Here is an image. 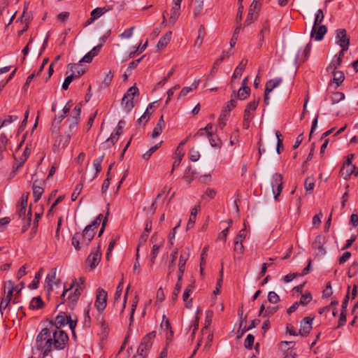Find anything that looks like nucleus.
Wrapping results in <instances>:
<instances>
[{
    "label": "nucleus",
    "instance_id": "nucleus-1",
    "mask_svg": "<svg viewBox=\"0 0 358 358\" xmlns=\"http://www.w3.org/2000/svg\"><path fill=\"white\" fill-rule=\"evenodd\" d=\"M68 341L69 336L64 331H51L48 328H43L36 336V344L37 349L43 351V357H45L48 356L53 349H64Z\"/></svg>",
    "mask_w": 358,
    "mask_h": 358
},
{
    "label": "nucleus",
    "instance_id": "nucleus-2",
    "mask_svg": "<svg viewBox=\"0 0 358 358\" xmlns=\"http://www.w3.org/2000/svg\"><path fill=\"white\" fill-rule=\"evenodd\" d=\"M28 196L29 193L23 194L20 203L16 205V214L22 222V232H25L29 227L32 216L31 206L27 209Z\"/></svg>",
    "mask_w": 358,
    "mask_h": 358
},
{
    "label": "nucleus",
    "instance_id": "nucleus-3",
    "mask_svg": "<svg viewBox=\"0 0 358 358\" xmlns=\"http://www.w3.org/2000/svg\"><path fill=\"white\" fill-rule=\"evenodd\" d=\"M95 231L91 229L90 226H86L82 234L76 233L71 240V243L76 250L81 248L80 244L87 247L94 238Z\"/></svg>",
    "mask_w": 358,
    "mask_h": 358
},
{
    "label": "nucleus",
    "instance_id": "nucleus-4",
    "mask_svg": "<svg viewBox=\"0 0 358 358\" xmlns=\"http://www.w3.org/2000/svg\"><path fill=\"white\" fill-rule=\"evenodd\" d=\"M138 95V89L135 85L131 87L124 94L122 99V106L127 113L130 112L134 108V98Z\"/></svg>",
    "mask_w": 358,
    "mask_h": 358
},
{
    "label": "nucleus",
    "instance_id": "nucleus-5",
    "mask_svg": "<svg viewBox=\"0 0 358 358\" xmlns=\"http://www.w3.org/2000/svg\"><path fill=\"white\" fill-rule=\"evenodd\" d=\"M124 121L120 120L115 131L113 132L110 135V136L107 138L104 142L101 143V148L104 150L110 148L111 146H113L118 140L119 136L122 134V129L124 126Z\"/></svg>",
    "mask_w": 358,
    "mask_h": 358
},
{
    "label": "nucleus",
    "instance_id": "nucleus-6",
    "mask_svg": "<svg viewBox=\"0 0 358 358\" xmlns=\"http://www.w3.org/2000/svg\"><path fill=\"white\" fill-rule=\"evenodd\" d=\"M282 180L283 177L280 173H275L272 176L271 187L272 192L274 195V199L275 201L278 200V196L282 190Z\"/></svg>",
    "mask_w": 358,
    "mask_h": 358
},
{
    "label": "nucleus",
    "instance_id": "nucleus-7",
    "mask_svg": "<svg viewBox=\"0 0 358 358\" xmlns=\"http://www.w3.org/2000/svg\"><path fill=\"white\" fill-rule=\"evenodd\" d=\"M156 336L155 331H151L147 334L142 339L138 348V352L146 353L152 348L154 338Z\"/></svg>",
    "mask_w": 358,
    "mask_h": 358
},
{
    "label": "nucleus",
    "instance_id": "nucleus-8",
    "mask_svg": "<svg viewBox=\"0 0 358 358\" xmlns=\"http://www.w3.org/2000/svg\"><path fill=\"white\" fill-rule=\"evenodd\" d=\"M107 297L108 294L103 289L99 288L97 289L94 305L99 313H101L106 308L107 303Z\"/></svg>",
    "mask_w": 358,
    "mask_h": 358
},
{
    "label": "nucleus",
    "instance_id": "nucleus-9",
    "mask_svg": "<svg viewBox=\"0 0 358 358\" xmlns=\"http://www.w3.org/2000/svg\"><path fill=\"white\" fill-rule=\"evenodd\" d=\"M336 43L339 46H350V36L345 29L336 30Z\"/></svg>",
    "mask_w": 358,
    "mask_h": 358
},
{
    "label": "nucleus",
    "instance_id": "nucleus-10",
    "mask_svg": "<svg viewBox=\"0 0 358 358\" xmlns=\"http://www.w3.org/2000/svg\"><path fill=\"white\" fill-rule=\"evenodd\" d=\"M314 317H306L300 323V329L299 334L302 336H307L312 329V322Z\"/></svg>",
    "mask_w": 358,
    "mask_h": 358
},
{
    "label": "nucleus",
    "instance_id": "nucleus-11",
    "mask_svg": "<svg viewBox=\"0 0 358 358\" xmlns=\"http://www.w3.org/2000/svg\"><path fill=\"white\" fill-rule=\"evenodd\" d=\"M6 284L10 285V289H8L6 296L1 301L0 312L1 314H3L2 310H5L8 306L13 296V291L17 288L13 285L11 280H8Z\"/></svg>",
    "mask_w": 358,
    "mask_h": 358
},
{
    "label": "nucleus",
    "instance_id": "nucleus-12",
    "mask_svg": "<svg viewBox=\"0 0 358 358\" xmlns=\"http://www.w3.org/2000/svg\"><path fill=\"white\" fill-rule=\"evenodd\" d=\"M101 257V253L99 247L94 248L87 259V262L89 263L92 269L94 268L99 264Z\"/></svg>",
    "mask_w": 358,
    "mask_h": 358
},
{
    "label": "nucleus",
    "instance_id": "nucleus-13",
    "mask_svg": "<svg viewBox=\"0 0 358 358\" xmlns=\"http://www.w3.org/2000/svg\"><path fill=\"white\" fill-rule=\"evenodd\" d=\"M325 243V238L322 235L315 237V241L312 243L313 249L317 250V255L323 256L326 253L324 248Z\"/></svg>",
    "mask_w": 358,
    "mask_h": 358
},
{
    "label": "nucleus",
    "instance_id": "nucleus-14",
    "mask_svg": "<svg viewBox=\"0 0 358 358\" xmlns=\"http://www.w3.org/2000/svg\"><path fill=\"white\" fill-rule=\"evenodd\" d=\"M327 31V28L325 25H320L319 27H317V25H313L310 32V36L315 41H320L323 38Z\"/></svg>",
    "mask_w": 358,
    "mask_h": 358
},
{
    "label": "nucleus",
    "instance_id": "nucleus-15",
    "mask_svg": "<svg viewBox=\"0 0 358 358\" xmlns=\"http://www.w3.org/2000/svg\"><path fill=\"white\" fill-rule=\"evenodd\" d=\"M56 274L57 268H53L45 278V288L48 292H52L53 285L57 284Z\"/></svg>",
    "mask_w": 358,
    "mask_h": 358
},
{
    "label": "nucleus",
    "instance_id": "nucleus-16",
    "mask_svg": "<svg viewBox=\"0 0 358 358\" xmlns=\"http://www.w3.org/2000/svg\"><path fill=\"white\" fill-rule=\"evenodd\" d=\"M101 47V44L94 47L89 52L85 55V56L79 61V62H91L93 58L99 54Z\"/></svg>",
    "mask_w": 358,
    "mask_h": 358
},
{
    "label": "nucleus",
    "instance_id": "nucleus-17",
    "mask_svg": "<svg viewBox=\"0 0 358 358\" xmlns=\"http://www.w3.org/2000/svg\"><path fill=\"white\" fill-rule=\"evenodd\" d=\"M69 316L65 315L64 313H59L55 319L54 323L52 325L55 327L56 329L60 330V328L65 326L68 323V319Z\"/></svg>",
    "mask_w": 358,
    "mask_h": 358
},
{
    "label": "nucleus",
    "instance_id": "nucleus-18",
    "mask_svg": "<svg viewBox=\"0 0 358 358\" xmlns=\"http://www.w3.org/2000/svg\"><path fill=\"white\" fill-rule=\"evenodd\" d=\"M69 71H71V73H74V78H79L85 73V70L78 64H69L67 66L66 74H68Z\"/></svg>",
    "mask_w": 358,
    "mask_h": 358
},
{
    "label": "nucleus",
    "instance_id": "nucleus-19",
    "mask_svg": "<svg viewBox=\"0 0 358 358\" xmlns=\"http://www.w3.org/2000/svg\"><path fill=\"white\" fill-rule=\"evenodd\" d=\"M250 94V87H241L238 92H236V90H234L233 94H231V96H234L240 100H245L246 99Z\"/></svg>",
    "mask_w": 358,
    "mask_h": 358
},
{
    "label": "nucleus",
    "instance_id": "nucleus-20",
    "mask_svg": "<svg viewBox=\"0 0 358 358\" xmlns=\"http://www.w3.org/2000/svg\"><path fill=\"white\" fill-rule=\"evenodd\" d=\"M71 140V135L59 136V139H56L54 143L55 148L59 150V148H65L69 143Z\"/></svg>",
    "mask_w": 358,
    "mask_h": 358
},
{
    "label": "nucleus",
    "instance_id": "nucleus-21",
    "mask_svg": "<svg viewBox=\"0 0 358 358\" xmlns=\"http://www.w3.org/2000/svg\"><path fill=\"white\" fill-rule=\"evenodd\" d=\"M161 328L164 332H166V340L167 341L171 340L173 336V331L171 329V327L169 320L166 318L165 315L163 316V320L161 324Z\"/></svg>",
    "mask_w": 358,
    "mask_h": 358
},
{
    "label": "nucleus",
    "instance_id": "nucleus-22",
    "mask_svg": "<svg viewBox=\"0 0 358 358\" xmlns=\"http://www.w3.org/2000/svg\"><path fill=\"white\" fill-rule=\"evenodd\" d=\"M270 31V24L268 20H266L262 24V29L258 35V37L259 38V47H262L263 42L264 41V36L266 34L269 33Z\"/></svg>",
    "mask_w": 358,
    "mask_h": 358
},
{
    "label": "nucleus",
    "instance_id": "nucleus-23",
    "mask_svg": "<svg viewBox=\"0 0 358 358\" xmlns=\"http://www.w3.org/2000/svg\"><path fill=\"white\" fill-rule=\"evenodd\" d=\"M164 127H165V122L164 120V115H162L160 117L158 122L157 123L156 126L154 128V130L152 134V138H155L157 136H159L161 134V133L162 132V130Z\"/></svg>",
    "mask_w": 358,
    "mask_h": 358
},
{
    "label": "nucleus",
    "instance_id": "nucleus-24",
    "mask_svg": "<svg viewBox=\"0 0 358 358\" xmlns=\"http://www.w3.org/2000/svg\"><path fill=\"white\" fill-rule=\"evenodd\" d=\"M282 83L281 78H275L268 80L266 83L265 90L267 92H271L273 89L278 87Z\"/></svg>",
    "mask_w": 358,
    "mask_h": 358
},
{
    "label": "nucleus",
    "instance_id": "nucleus-25",
    "mask_svg": "<svg viewBox=\"0 0 358 358\" xmlns=\"http://www.w3.org/2000/svg\"><path fill=\"white\" fill-rule=\"evenodd\" d=\"M254 117L253 112L245 109L243 120V127L244 129H248L250 127V122Z\"/></svg>",
    "mask_w": 358,
    "mask_h": 358
},
{
    "label": "nucleus",
    "instance_id": "nucleus-26",
    "mask_svg": "<svg viewBox=\"0 0 358 358\" xmlns=\"http://www.w3.org/2000/svg\"><path fill=\"white\" fill-rule=\"evenodd\" d=\"M75 286L76 288L74 289L73 292L76 294L73 296H68L67 298L69 302L73 306L78 301L79 296H80L83 291L81 285H79L76 282Z\"/></svg>",
    "mask_w": 358,
    "mask_h": 358
},
{
    "label": "nucleus",
    "instance_id": "nucleus-27",
    "mask_svg": "<svg viewBox=\"0 0 358 358\" xmlns=\"http://www.w3.org/2000/svg\"><path fill=\"white\" fill-rule=\"evenodd\" d=\"M356 166L355 165H343L341 170V175L345 180H348L350 176L355 173Z\"/></svg>",
    "mask_w": 358,
    "mask_h": 358
},
{
    "label": "nucleus",
    "instance_id": "nucleus-28",
    "mask_svg": "<svg viewBox=\"0 0 358 358\" xmlns=\"http://www.w3.org/2000/svg\"><path fill=\"white\" fill-rule=\"evenodd\" d=\"M200 83V80H195L190 87H185L182 89L179 94V98L185 97L187 95L188 93L193 91L194 90L197 89L199 84Z\"/></svg>",
    "mask_w": 358,
    "mask_h": 358
},
{
    "label": "nucleus",
    "instance_id": "nucleus-29",
    "mask_svg": "<svg viewBox=\"0 0 358 358\" xmlns=\"http://www.w3.org/2000/svg\"><path fill=\"white\" fill-rule=\"evenodd\" d=\"M172 32L168 31L166 32L159 41L157 47L158 49H162L165 48L167 44L169 43L171 38Z\"/></svg>",
    "mask_w": 358,
    "mask_h": 358
},
{
    "label": "nucleus",
    "instance_id": "nucleus-30",
    "mask_svg": "<svg viewBox=\"0 0 358 358\" xmlns=\"http://www.w3.org/2000/svg\"><path fill=\"white\" fill-rule=\"evenodd\" d=\"M196 174V171L194 170L191 166H189L184 173L183 178L187 183H190L195 178Z\"/></svg>",
    "mask_w": 358,
    "mask_h": 358
},
{
    "label": "nucleus",
    "instance_id": "nucleus-31",
    "mask_svg": "<svg viewBox=\"0 0 358 358\" xmlns=\"http://www.w3.org/2000/svg\"><path fill=\"white\" fill-rule=\"evenodd\" d=\"M206 36V30L203 25H201L198 30V36L195 41L194 45L200 48L203 43V40Z\"/></svg>",
    "mask_w": 358,
    "mask_h": 358
},
{
    "label": "nucleus",
    "instance_id": "nucleus-32",
    "mask_svg": "<svg viewBox=\"0 0 358 358\" xmlns=\"http://www.w3.org/2000/svg\"><path fill=\"white\" fill-rule=\"evenodd\" d=\"M162 245H163L162 242H160L159 243H155L153 245L152 250H151V253H150V264H151V265L154 264V263L155 262V259L159 254V249L161 248V247Z\"/></svg>",
    "mask_w": 358,
    "mask_h": 358
},
{
    "label": "nucleus",
    "instance_id": "nucleus-33",
    "mask_svg": "<svg viewBox=\"0 0 358 358\" xmlns=\"http://www.w3.org/2000/svg\"><path fill=\"white\" fill-rule=\"evenodd\" d=\"M171 260L168 266V274L167 276L169 277L171 274L173 273L174 270L175 262L178 257V249H175L172 253L171 254Z\"/></svg>",
    "mask_w": 358,
    "mask_h": 358
},
{
    "label": "nucleus",
    "instance_id": "nucleus-34",
    "mask_svg": "<svg viewBox=\"0 0 358 358\" xmlns=\"http://www.w3.org/2000/svg\"><path fill=\"white\" fill-rule=\"evenodd\" d=\"M110 10L109 8L107 7H99L94 8L92 10L90 15L93 17V19L95 20L99 19L101 16L105 14L107 11Z\"/></svg>",
    "mask_w": 358,
    "mask_h": 358
},
{
    "label": "nucleus",
    "instance_id": "nucleus-35",
    "mask_svg": "<svg viewBox=\"0 0 358 358\" xmlns=\"http://www.w3.org/2000/svg\"><path fill=\"white\" fill-rule=\"evenodd\" d=\"M32 189L34 201L36 202L41 199L44 190L42 187L36 185V181L34 182Z\"/></svg>",
    "mask_w": 358,
    "mask_h": 358
},
{
    "label": "nucleus",
    "instance_id": "nucleus-36",
    "mask_svg": "<svg viewBox=\"0 0 358 358\" xmlns=\"http://www.w3.org/2000/svg\"><path fill=\"white\" fill-rule=\"evenodd\" d=\"M43 301L40 296L34 297L29 303V308L32 310L39 309L43 306Z\"/></svg>",
    "mask_w": 358,
    "mask_h": 358
},
{
    "label": "nucleus",
    "instance_id": "nucleus-37",
    "mask_svg": "<svg viewBox=\"0 0 358 358\" xmlns=\"http://www.w3.org/2000/svg\"><path fill=\"white\" fill-rule=\"evenodd\" d=\"M334 74V83L336 84V86H340L345 80V76L343 71H336L331 72Z\"/></svg>",
    "mask_w": 358,
    "mask_h": 358
},
{
    "label": "nucleus",
    "instance_id": "nucleus-38",
    "mask_svg": "<svg viewBox=\"0 0 358 358\" xmlns=\"http://www.w3.org/2000/svg\"><path fill=\"white\" fill-rule=\"evenodd\" d=\"M207 136L212 147L220 148L221 146V141L217 136L214 135L213 133H208Z\"/></svg>",
    "mask_w": 358,
    "mask_h": 358
},
{
    "label": "nucleus",
    "instance_id": "nucleus-39",
    "mask_svg": "<svg viewBox=\"0 0 358 358\" xmlns=\"http://www.w3.org/2000/svg\"><path fill=\"white\" fill-rule=\"evenodd\" d=\"M104 155L97 157L93 162V166L96 170L94 178L96 177L98 173L101 171V163L103 160Z\"/></svg>",
    "mask_w": 358,
    "mask_h": 358
},
{
    "label": "nucleus",
    "instance_id": "nucleus-40",
    "mask_svg": "<svg viewBox=\"0 0 358 358\" xmlns=\"http://www.w3.org/2000/svg\"><path fill=\"white\" fill-rule=\"evenodd\" d=\"M257 12L253 10L252 8H250L247 19L244 22V25H250L257 18Z\"/></svg>",
    "mask_w": 358,
    "mask_h": 358
},
{
    "label": "nucleus",
    "instance_id": "nucleus-41",
    "mask_svg": "<svg viewBox=\"0 0 358 358\" xmlns=\"http://www.w3.org/2000/svg\"><path fill=\"white\" fill-rule=\"evenodd\" d=\"M342 59L337 57L327 67V71L334 72V71L341 64Z\"/></svg>",
    "mask_w": 358,
    "mask_h": 358
},
{
    "label": "nucleus",
    "instance_id": "nucleus-42",
    "mask_svg": "<svg viewBox=\"0 0 358 358\" xmlns=\"http://www.w3.org/2000/svg\"><path fill=\"white\" fill-rule=\"evenodd\" d=\"M311 48H312L311 43H308L304 48L299 59L301 60L302 62H305L309 57Z\"/></svg>",
    "mask_w": 358,
    "mask_h": 358
},
{
    "label": "nucleus",
    "instance_id": "nucleus-43",
    "mask_svg": "<svg viewBox=\"0 0 358 358\" xmlns=\"http://www.w3.org/2000/svg\"><path fill=\"white\" fill-rule=\"evenodd\" d=\"M331 99V103L336 104L345 99V94L343 92H336L332 94Z\"/></svg>",
    "mask_w": 358,
    "mask_h": 358
},
{
    "label": "nucleus",
    "instance_id": "nucleus-44",
    "mask_svg": "<svg viewBox=\"0 0 358 358\" xmlns=\"http://www.w3.org/2000/svg\"><path fill=\"white\" fill-rule=\"evenodd\" d=\"M41 271H38L34 276V278L31 283L29 285V288L31 289H37L39 285L40 278L41 277Z\"/></svg>",
    "mask_w": 358,
    "mask_h": 358
},
{
    "label": "nucleus",
    "instance_id": "nucleus-45",
    "mask_svg": "<svg viewBox=\"0 0 358 358\" xmlns=\"http://www.w3.org/2000/svg\"><path fill=\"white\" fill-rule=\"evenodd\" d=\"M122 290H123V280H122L120 282V283L118 284V285L117 287L116 292L115 293V296H114L115 304H116L118 302V301L120 299V296H121Z\"/></svg>",
    "mask_w": 358,
    "mask_h": 358
},
{
    "label": "nucleus",
    "instance_id": "nucleus-46",
    "mask_svg": "<svg viewBox=\"0 0 358 358\" xmlns=\"http://www.w3.org/2000/svg\"><path fill=\"white\" fill-rule=\"evenodd\" d=\"M180 15V9L172 7L171 10V15L169 17L170 23L174 24Z\"/></svg>",
    "mask_w": 358,
    "mask_h": 358
},
{
    "label": "nucleus",
    "instance_id": "nucleus-47",
    "mask_svg": "<svg viewBox=\"0 0 358 358\" xmlns=\"http://www.w3.org/2000/svg\"><path fill=\"white\" fill-rule=\"evenodd\" d=\"M162 141L159 142L158 144L151 147L143 155V158L145 160H148L151 155L159 148L160 145L162 144Z\"/></svg>",
    "mask_w": 358,
    "mask_h": 358
},
{
    "label": "nucleus",
    "instance_id": "nucleus-48",
    "mask_svg": "<svg viewBox=\"0 0 358 358\" xmlns=\"http://www.w3.org/2000/svg\"><path fill=\"white\" fill-rule=\"evenodd\" d=\"M83 182H80L79 184H77L73 192L71 194V200L73 201H75L77 198L78 197L79 194H80L82 189H83Z\"/></svg>",
    "mask_w": 358,
    "mask_h": 358
},
{
    "label": "nucleus",
    "instance_id": "nucleus-49",
    "mask_svg": "<svg viewBox=\"0 0 358 358\" xmlns=\"http://www.w3.org/2000/svg\"><path fill=\"white\" fill-rule=\"evenodd\" d=\"M358 273V263L356 262H354L350 266L348 271V275L349 278L354 277L357 273Z\"/></svg>",
    "mask_w": 358,
    "mask_h": 358
},
{
    "label": "nucleus",
    "instance_id": "nucleus-50",
    "mask_svg": "<svg viewBox=\"0 0 358 358\" xmlns=\"http://www.w3.org/2000/svg\"><path fill=\"white\" fill-rule=\"evenodd\" d=\"M138 296L136 295L134 298V300L133 301V303L131 305V313H130V317H129V327L131 326L133 321H134V315L138 304Z\"/></svg>",
    "mask_w": 358,
    "mask_h": 358
},
{
    "label": "nucleus",
    "instance_id": "nucleus-51",
    "mask_svg": "<svg viewBox=\"0 0 358 358\" xmlns=\"http://www.w3.org/2000/svg\"><path fill=\"white\" fill-rule=\"evenodd\" d=\"M75 285H76V281H73V283L70 285V287L69 288H64V291L63 292L62 294L61 295V299L64 301H66L65 296L67 292H71L68 296H73L76 294L74 293V292L72 290L73 289V287H75Z\"/></svg>",
    "mask_w": 358,
    "mask_h": 358
},
{
    "label": "nucleus",
    "instance_id": "nucleus-52",
    "mask_svg": "<svg viewBox=\"0 0 358 358\" xmlns=\"http://www.w3.org/2000/svg\"><path fill=\"white\" fill-rule=\"evenodd\" d=\"M312 300V296L310 293H306L304 294H302L300 299V301H299V303L303 306H306L308 303L310 302Z\"/></svg>",
    "mask_w": 358,
    "mask_h": 358
},
{
    "label": "nucleus",
    "instance_id": "nucleus-53",
    "mask_svg": "<svg viewBox=\"0 0 358 358\" xmlns=\"http://www.w3.org/2000/svg\"><path fill=\"white\" fill-rule=\"evenodd\" d=\"M314 187H315L314 180L313 178H307L305 180V182H304V188H305V189L307 192H310V191H312Z\"/></svg>",
    "mask_w": 358,
    "mask_h": 358
},
{
    "label": "nucleus",
    "instance_id": "nucleus-54",
    "mask_svg": "<svg viewBox=\"0 0 358 358\" xmlns=\"http://www.w3.org/2000/svg\"><path fill=\"white\" fill-rule=\"evenodd\" d=\"M324 17V15L323 10L322 9H319L315 14V21H314L313 25H319L323 21Z\"/></svg>",
    "mask_w": 358,
    "mask_h": 358
},
{
    "label": "nucleus",
    "instance_id": "nucleus-55",
    "mask_svg": "<svg viewBox=\"0 0 358 358\" xmlns=\"http://www.w3.org/2000/svg\"><path fill=\"white\" fill-rule=\"evenodd\" d=\"M17 119L18 116L17 115H8L3 120H0V122L1 126L4 127L12 123L13 121L17 120Z\"/></svg>",
    "mask_w": 358,
    "mask_h": 358
},
{
    "label": "nucleus",
    "instance_id": "nucleus-56",
    "mask_svg": "<svg viewBox=\"0 0 358 358\" xmlns=\"http://www.w3.org/2000/svg\"><path fill=\"white\" fill-rule=\"evenodd\" d=\"M255 341V337L252 334H248L245 340L244 345L247 349H252Z\"/></svg>",
    "mask_w": 358,
    "mask_h": 358
},
{
    "label": "nucleus",
    "instance_id": "nucleus-57",
    "mask_svg": "<svg viewBox=\"0 0 358 358\" xmlns=\"http://www.w3.org/2000/svg\"><path fill=\"white\" fill-rule=\"evenodd\" d=\"M268 300L271 303H277L280 301V297L275 292L271 291L268 294Z\"/></svg>",
    "mask_w": 358,
    "mask_h": 358
},
{
    "label": "nucleus",
    "instance_id": "nucleus-58",
    "mask_svg": "<svg viewBox=\"0 0 358 358\" xmlns=\"http://www.w3.org/2000/svg\"><path fill=\"white\" fill-rule=\"evenodd\" d=\"M278 306H268L264 313V317H270L273 315L278 311Z\"/></svg>",
    "mask_w": 358,
    "mask_h": 358
},
{
    "label": "nucleus",
    "instance_id": "nucleus-59",
    "mask_svg": "<svg viewBox=\"0 0 358 358\" xmlns=\"http://www.w3.org/2000/svg\"><path fill=\"white\" fill-rule=\"evenodd\" d=\"M194 288V286L193 285H189L185 288V289L184 290V292L182 294V299L184 301H187V300L189 297L190 293L192 292Z\"/></svg>",
    "mask_w": 358,
    "mask_h": 358
},
{
    "label": "nucleus",
    "instance_id": "nucleus-60",
    "mask_svg": "<svg viewBox=\"0 0 358 358\" xmlns=\"http://www.w3.org/2000/svg\"><path fill=\"white\" fill-rule=\"evenodd\" d=\"M74 79V73H72L70 75H69L64 80L63 84H62V89L64 90H66L69 88V85Z\"/></svg>",
    "mask_w": 358,
    "mask_h": 358
},
{
    "label": "nucleus",
    "instance_id": "nucleus-61",
    "mask_svg": "<svg viewBox=\"0 0 358 358\" xmlns=\"http://www.w3.org/2000/svg\"><path fill=\"white\" fill-rule=\"evenodd\" d=\"M182 283L176 282L174 290L172 294V301L175 302L177 300L178 296L180 292Z\"/></svg>",
    "mask_w": 358,
    "mask_h": 358
},
{
    "label": "nucleus",
    "instance_id": "nucleus-62",
    "mask_svg": "<svg viewBox=\"0 0 358 358\" xmlns=\"http://www.w3.org/2000/svg\"><path fill=\"white\" fill-rule=\"evenodd\" d=\"M200 158V153L199 151L191 149L189 151V159L192 162H197Z\"/></svg>",
    "mask_w": 358,
    "mask_h": 358
},
{
    "label": "nucleus",
    "instance_id": "nucleus-63",
    "mask_svg": "<svg viewBox=\"0 0 358 358\" xmlns=\"http://www.w3.org/2000/svg\"><path fill=\"white\" fill-rule=\"evenodd\" d=\"M102 217H103V215L102 214H99L96 218L95 220L90 224H89L88 226H90L91 227V229H94V231L96 230V229L98 227V226L100 224L101 222V220H102Z\"/></svg>",
    "mask_w": 358,
    "mask_h": 358
},
{
    "label": "nucleus",
    "instance_id": "nucleus-64",
    "mask_svg": "<svg viewBox=\"0 0 358 358\" xmlns=\"http://www.w3.org/2000/svg\"><path fill=\"white\" fill-rule=\"evenodd\" d=\"M234 252L237 254H242L243 252V245L241 241H234Z\"/></svg>",
    "mask_w": 358,
    "mask_h": 358
}]
</instances>
